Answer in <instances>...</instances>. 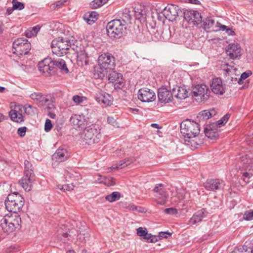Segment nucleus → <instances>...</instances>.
<instances>
[{"label":"nucleus","mask_w":253,"mask_h":253,"mask_svg":"<svg viewBox=\"0 0 253 253\" xmlns=\"http://www.w3.org/2000/svg\"><path fill=\"white\" fill-rule=\"evenodd\" d=\"M246 244L247 242L242 247L235 248L232 253H252V248Z\"/></svg>","instance_id":"obj_38"},{"label":"nucleus","mask_w":253,"mask_h":253,"mask_svg":"<svg viewBox=\"0 0 253 253\" xmlns=\"http://www.w3.org/2000/svg\"><path fill=\"white\" fill-rule=\"evenodd\" d=\"M207 214V212L204 209L197 211L193 214L192 217L189 219L187 224L192 226L201 222L203 218L206 217Z\"/></svg>","instance_id":"obj_26"},{"label":"nucleus","mask_w":253,"mask_h":253,"mask_svg":"<svg viewBox=\"0 0 253 253\" xmlns=\"http://www.w3.org/2000/svg\"><path fill=\"white\" fill-rule=\"evenodd\" d=\"M226 66V68H224V66H223L224 68L223 70L225 72L226 74L228 76H231L233 74L235 75H237V69L234 67L232 65H229L228 64H225V65Z\"/></svg>","instance_id":"obj_41"},{"label":"nucleus","mask_w":253,"mask_h":253,"mask_svg":"<svg viewBox=\"0 0 253 253\" xmlns=\"http://www.w3.org/2000/svg\"><path fill=\"white\" fill-rule=\"evenodd\" d=\"M253 175V172L252 171H250L249 172H246L243 173V179L244 181L248 183L249 182V178Z\"/></svg>","instance_id":"obj_52"},{"label":"nucleus","mask_w":253,"mask_h":253,"mask_svg":"<svg viewBox=\"0 0 253 253\" xmlns=\"http://www.w3.org/2000/svg\"><path fill=\"white\" fill-rule=\"evenodd\" d=\"M252 75V72L251 71H246L243 73H242L240 76V78L239 79L238 83L239 84H241L242 83V81L248 78L250 75Z\"/></svg>","instance_id":"obj_48"},{"label":"nucleus","mask_w":253,"mask_h":253,"mask_svg":"<svg viewBox=\"0 0 253 253\" xmlns=\"http://www.w3.org/2000/svg\"><path fill=\"white\" fill-rule=\"evenodd\" d=\"M176 193V197L178 200H174V201L175 202L178 201L186 199L188 197V194L187 193L186 191L184 189H177Z\"/></svg>","instance_id":"obj_40"},{"label":"nucleus","mask_w":253,"mask_h":253,"mask_svg":"<svg viewBox=\"0 0 253 253\" xmlns=\"http://www.w3.org/2000/svg\"><path fill=\"white\" fill-rule=\"evenodd\" d=\"M225 185V182L220 179H208L204 183V186L207 190L212 191L221 189Z\"/></svg>","instance_id":"obj_19"},{"label":"nucleus","mask_w":253,"mask_h":253,"mask_svg":"<svg viewBox=\"0 0 253 253\" xmlns=\"http://www.w3.org/2000/svg\"><path fill=\"white\" fill-rule=\"evenodd\" d=\"M29 109L31 110V105L23 106L18 104L15 105L14 108L9 112V115L12 121L21 123L24 121L25 114H31V112L29 111Z\"/></svg>","instance_id":"obj_8"},{"label":"nucleus","mask_w":253,"mask_h":253,"mask_svg":"<svg viewBox=\"0 0 253 253\" xmlns=\"http://www.w3.org/2000/svg\"><path fill=\"white\" fill-rule=\"evenodd\" d=\"M184 19L189 23L197 25L201 21L200 13L196 10H186L184 12Z\"/></svg>","instance_id":"obj_22"},{"label":"nucleus","mask_w":253,"mask_h":253,"mask_svg":"<svg viewBox=\"0 0 253 253\" xmlns=\"http://www.w3.org/2000/svg\"><path fill=\"white\" fill-rule=\"evenodd\" d=\"M101 137L99 126L94 124L85 127L81 136L82 140L89 145L98 143Z\"/></svg>","instance_id":"obj_3"},{"label":"nucleus","mask_w":253,"mask_h":253,"mask_svg":"<svg viewBox=\"0 0 253 253\" xmlns=\"http://www.w3.org/2000/svg\"><path fill=\"white\" fill-rule=\"evenodd\" d=\"M218 130L216 124H211L205 128V133L209 138L214 139L218 137Z\"/></svg>","instance_id":"obj_28"},{"label":"nucleus","mask_w":253,"mask_h":253,"mask_svg":"<svg viewBox=\"0 0 253 253\" xmlns=\"http://www.w3.org/2000/svg\"><path fill=\"white\" fill-rule=\"evenodd\" d=\"M227 55L231 59H235L242 54V49L237 43H230L226 48Z\"/></svg>","instance_id":"obj_23"},{"label":"nucleus","mask_w":253,"mask_h":253,"mask_svg":"<svg viewBox=\"0 0 253 253\" xmlns=\"http://www.w3.org/2000/svg\"><path fill=\"white\" fill-rule=\"evenodd\" d=\"M85 99V97L84 96H81L78 95H76L73 96L72 98L73 101L76 104H79L83 102L84 99Z\"/></svg>","instance_id":"obj_50"},{"label":"nucleus","mask_w":253,"mask_h":253,"mask_svg":"<svg viewBox=\"0 0 253 253\" xmlns=\"http://www.w3.org/2000/svg\"><path fill=\"white\" fill-rule=\"evenodd\" d=\"M48 116L51 118V119H55L56 117V115L55 113L52 112H49L48 113Z\"/></svg>","instance_id":"obj_63"},{"label":"nucleus","mask_w":253,"mask_h":253,"mask_svg":"<svg viewBox=\"0 0 253 253\" xmlns=\"http://www.w3.org/2000/svg\"><path fill=\"white\" fill-rule=\"evenodd\" d=\"M52 127L51 121L49 119H46L44 125V130L46 132L49 131Z\"/></svg>","instance_id":"obj_53"},{"label":"nucleus","mask_w":253,"mask_h":253,"mask_svg":"<svg viewBox=\"0 0 253 253\" xmlns=\"http://www.w3.org/2000/svg\"><path fill=\"white\" fill-rule=\"evenodd\" d=\"M32 31L34 32V34L37 35L38 32L40 31L41 29V27L39 25H37L32 28H31Z\"/></svg>","instance_id":"obj_60"},{"label":"nucleus","mask_w":253,"mask_h":253,"mask_svg":"<svg viewBox=\"0 0 253 253\" xmlns=\"http://www.w3.org/2000/svg\"><path fill=\"white\" fill-rule=\"evenodd\" d=\"M229 118V115L228 114H226L222 118V120L225 123H226L228 120Z\"/></svg>","instance_id":"obj_64"},{"label":"nucleus","mask_w":253,"mask_h":253,"mask_svg":"<svg viewBox=\"0 0 253 253\" xmlns=\"http://www.w3.org/2000/svg\"><path fill=\"white\" fill-rule=\"evenodd\" d=\"M142 241H144L148 243H155L159 241L158 237L156 235H153L148 233V231L144 236L141 239Z\"/></svg>","instance_id":"obj_39"},{"label":"nucleus","mask_w":253,"mask_h":253,"mask_svg":"<svg viewBox=\"0 0 253 253\" xmlns=\"http://www.w3.org/2000/svg\"><path fill=\"white\" fill-rule=\"evenodd\" d=\"M52 62L54 69L55 67H57L66 73L68 72V69L65 61L63 59L61 58L54 59L52 60Z\"/></svg>","instance_id":"obj_33"},{"label":"nucleus","mask_w":253,"mask_h":253,"mask_svg":"<svg viewBox=\"0 0 253 253\" xmlns=\"http://www.w3.org/2000/svg\"><path fill=\"white\" fill-rule=\"evenodd\" d=\"M211 87L212 91L217 95H222L225 92V87L220 78H215L212 79Z\"/></svg>","instance_id":"obj_25"},{"label":"nucleus","mask_w":253,"mask_h":253,"mask_svg":"<svg viewBox=\"0 0 253 253\" xmlns=\"http://www.w3.org/2000/svg\"><path fill=\"white\" fill-rule=\"evenodd\" d=\"M109 0H94L90 3V6L92 8L96 9L105 3H106Z\"/></svg>","instance_id":"obj_43"},{"label":"nucleus","mask_w":253,"mask_h":253,"mask_svg":"<svg viewBox=\"0 0 253 253\" xmlns=\"http://www.w3.org/2000/svg\"><path fill=\"white\" fill-rule=\"evenodd\" d=\"M126 29L125 24L120 19H114L108 22L106 29L108 35L112 38L122 37Z\"/></svg>","instance_id":"obj_5"},{"label":"nucleus","mask_w":253,"mask_h":253,"mask_svg":"<svg viewBox=\"0 0 253 253\" xmlns=\"http://www.w3.org/2000/svg\"><path fill=\"white\" fill-rule=\"evenodd\" d=\"M153 191L155 193V196L158 199V204L162 205L165 204L168 199L169 195L164 185L162 184H157Z\"/></svg>","instance_id":"obj_14"},{"label":"nucleus","mask_w":253,"mask_h":253,"mask_svg":"<svg viewBox=\"0 0 253 253\" xmlns=\"http://www.w3.org/2000/svg\"><path fill=\"white\" fill-rule=\"evenodd\" d=\"M98 61L99 67L94 70V78L103 79L107 76L109 72L115 69V59L111 53H104L99 55Z\"/></svg>","instance_id":"obj_2"},{"label":"nucleus","mask_w":253,"mask_h":253,"mask_svg":"<svg viewBox=\"0 0 253 253\" xmlns=\"http://www.w3.org/2000/svg\"><path fill=\"white\" fill-rule=\"evenodd\" d=\"M216 111L214 109L203 110L197 115V118L199 120L205 121L215 115Z\"/></svg>","instance_id":"obj_32"},{"label":"nucleus","mask_w":253,"mask_h":253,"mask_svg":"<svg viewBox=\"0 0 253 253\" xmlns=\"http://www.w3.org/2000/svg\"><path fill=\"white\" fill-rule=\"evenodd\" d=\"M24 204L23 198L18 193L14 192L8 194L5 201L7 210L14 213L19 211Z\"/></svg>","instance_id":"obj_4"},{"label":"nucleus","mask_w":253,"mask_h":253,"mask_svg":"<svg viewBox=\"0 0 253 253\" xmlns=\"http://www.w3.org/2000/svg\"><path fill=\"white\" fill-rule=\"evenodd\" d=\"M94 96L97 102L103 107L111 105L113 100L109 94L101 90L95 92Z\"/></svg>","instance_id":"obj_18"},{"label":"nucleus","mask_w":253,"mask_h":253,"mask_svg":"<svg viewBox=\"0 0 253 253\" xmlns=\"http://www.w3.org/2000/svg\"><path fill=\"white\" fill-rule=\"evenodd\" d=\"M13 8L14 9L22 10L24 8V4L22 2H19L17 0H12Z\"/></svg>","instance_id":"obj_46"},{"label":"nucleus","mask_w":253,"mask_h":253,"mask_svg":"<svg viewBox=\"0 0 253 253\" xmlns=\"http://www.w3.org/2000/svg\"><path fill=\"white\" fill-rule=\"evenodd\" d=\"M57 188L64 192L71 191L73 190L75 187L73 183L66 184L64 185H58L57 186Z\"/></svg>","instance_id":"obj_45"},{"label":"nucleus","mask_w":253,"mask_h":253,"mask_svg":"<svg viewBox=\"0 0 253 253\" xmlns=\"http://www.w3.org/2000/svg\"><path fill=\"white\" fill-rule=\"evenodd\" d=\"M34 33L32 31V29H29L25 32V35L28 38H31L32 37L36 36L35 34H34Z\"/></svg>","instance_id":"obj_58"},{"label":"nucleus","mask_w":253,"mask_h":253,"mask_svg":"<svg viewBox=\"0 0 253 253\" xmlns=\"http://www.w3.org/2000/svg\"><path fill=\"white\" fill-rule=\"evenodd\" d=\"M159 101L161 103L167 104L171 102L173 99V92L165 87L160 88L158 90Z\"/></svg>","instance_id":"obj_20"},{"label":"nucleus","mask_w":253,"mask_h":253,"mask_svg":"<svg viewBox=\"0 0 253 253\" xmlns=\"http://www.w3.org/2000/svg\"><path fill=\"white\" fill-rule=\"evenodd\" d=\"M200 129L199 124L189 119L183 121L180 125V131L184 137V143L191 147L196 148L200 145L196 141V136Z\"/></svg>","instance_id":"obj_1"},{"label":"nucleus","mask_w":253,"mask_h":253,"mask_svg":"<svg viewBox=\"0 0 253 253\" xmlns=\"http://www.w3.org/2000/svg\"><path fill=\"white\" fill-rule=\"evenodd\" d=\"M171 236V234L168 232H161L159 233V235L157 236L159 239V241L162 238H167Z\"/></svg>","instance_id":"obj_56"},{"label":"nucleus","mask_w":253,"mask_h":253,"mask_svg":"<svg viewBox=\"0 0 253 253\" xmlns=\"http://www.w3.org/2000/svg\"><path fill=\"white\" fill-rule=\"evenodd\" d=\"M110 82L114 84L115 88H122L125 85L122 74L111 70L109 72L107 76Z\"/></svg>","instance_id":"obj_21"},{"label":"nucleus","mask_w":253,"mask_h":253,"mask_svg":"<svg viewBox=\"0 0 253 253\" xmlns=\"http://www.w3.org/2000/svg\"><path fill=\"white\" fill-rule=\"evenodd\" d=\"M120 193L119 192H113L111 194L106 196L105 199L110 202H113L120 198Z\"/></svg>","instance_id":"obj_42"},{"label":"nucleus","mask_w":253,"mask_h":253,"mask_svg":"<svg viewBox=\"0 0 253 253\" xmlns=\"http://www.w3.org/2000/svg\"><path fill=\"white\" fill-rule=\"evenodd\" d=\"M192 92L194 99L199 103L207 101L211 94L210 89L205 84H198L194 86Z\"/></svg>","instance_id":"obj_9"},{"label":"nucleus","mask_w":253,"mask_h":253,"mask_svg":"<svg viewBox=\"0 0 253 253\" xmlns=\"http://www.w3.org/2000/svg\"><path fill=\"white\" fill-rule=\"evenodd\" d=\"M107 122L109 124L113 126H118V123L116 120L111 116H109L107 118Z\"/></svg>","instance_id":"obj_55"},{"label":"nucleus","mask_w":253,"mask_h":253,"mask_svg":"<svg viewBox=\"0 0 253 253\" xmlns=\"http://www.w3.org/2000/svg\"><path fill=\"white\" fill-rule=\"evenodd\" d=\"M133 15L131 8H125L123 12L121 20L124 24L130 23Z\"/></svg>","instance_id":"obj_34"},{"label":"nucleus","mask_w":253,"mask_h":253,"mask_svg":"<svg viewBox=\"0 0 253 253\" xmlns=\"http://www.w3.org/2000/svg\"><path fill=\"white\" fill-rule=\"evenodd\" d=\"M181 12L179 7L174 4L167 5L162 11V14L169 21H173L178 17Z\"/></svg>","instance_id":"obj_13"},{"label":"nucleus","mask_w":253,"mask_h":253,"mask_svg":"<svg viewBox=\"0 0 253 253\" xmlns=\"http://www.w3.org/2000/svg\"><path fill=\"white\" fill-rule=\"evenodd\" d=\"M26 130L27 128L25 126L20 127L18 129L17 133L21 137L24 136L25 135Z\"/></svg>","instance_id":"obj_57"},{"label":"nucleus","mask_w":253,"mask_h":253,"mask_svg":"<svg viewBox=\"0 0 253 253\" xmlns=\"http://www.w3.org/2000/svg\"><path fill=\"white\" fill-rule=\"evenodd\" d=\"M173 96L179 99H184L188 97V91L186 87L176 86L172 89Z\"/></svg>","instance_id":"obj_29"},{"label":"nucleus","mask_w":253,"mask_h":253,"mask_svg":"<svg viewBox=\"0 0 253 253\" xmlns=\"http://www.w3.org/2000/svg\"><path fill=\"white\" fill-rule=\"evenodd\" d=\"M133 15L136 19L144 20L146 18L147 8L144 5L136 4L134 7H131Z\"/></svg>","instance_id":"obj_24"},{"label":"nucleus","mask_w":253,"mask_h":253,"mask_svg":"<svg viewBox=\"0 0 253 253\" xmlns=\"http://www.w3.org/2000/svg\"><path fill=\"white\" fill-rule=\"evenodd\" d=\"M30 97L39 107H45L47 110L55 108L54 103L50 95L40 92H34L30 95Z\"/></svg>","instance_id":"obj_7"},{"label":"nucleus","mask_w":253,"mask_h":253,"mask_svg":"<svg viewBox=\"0 0 253 253\" xmlns=\"http://www.w3.org/2000/svg\"><path fill=\"white\" fill-rule=\"evenodd\" d=\"M105 177H103L101 175H98V178H97V179L96 180V181L98 182V183H104V179H103V178H104Z\"/></svg>","instance_id":"obj_62"},{"label":"nucleus","mask_w":253,"mask_h":253,"mask_svg":"<svg viewBox=\"0 0 253 253\" xmlns=\"http://www.w3.org/2000/svg\"><path fill=\"white\" fill-rule=\"evenodd\" d=\"M69 42L66 39L58 37L52 41L51 47L52 52L58 56L66 54L69 48Z\"/></svg>","instance_id":"obj_10"},{"label":"nucleus","mask_w":253,"mask_h":253,"mask_svg":"<svg viewBox=\"0 0 253 253\" xmlns=\"http://www.w3.org/2000/svg\"><path fill=\"white\" fill-rule=\"evenodd\" d=\"M244 219L246 220H251L253 219V211L249 210L245 212L243 216Z\"/></svg>","instance_id":"obj_51"},{"label":"nucleus","mask_w":253,"mask_h":253,"mask_svg":"<svg viewBox=\"0 0 253 253\" xmlns=\"http://www.w3.org/2000/svg\"><path fill=\"white\" fill-rule=\"evenodd\" d=\"M225 123H224V122L223 121V120H222V119L220 120H219L217 123H215V124H216L217 126H218V129L221 127V126L224 124H225Z\"/></svg>","instance_id":"obj_61"},{"label":"nucleus","mask_w":253,"mask_h":253,"mask_svg":"<svg viewBox=\"0 0 253 253\" xmlns=\"http://www.w3.org/2000/svg\"><path fill=\"white\" fill-rule=\"evenodd\" d=\"M136 231L137 235L140 237L141 239L148 231L147 228L140 227L136 229Z\"/></svg>","instance_id":"obj_49"},{"label":"nucleus","mask_w":253,"mask_h":253,"mask_svg":"<svg viewBox=\"0 0 253 253\" xmlns=\"http://www.w3.org/2000/svg\"><path fill=\"white\" fill-rule=\"evenodd\" d=\"M165 212L169 214L175 215L178 213L177 210L173 208H167L165 210Z\"/></svg>","instance_id":"obj_54"},{"label":"nucleus","mask_w":253,"mask_h":253,"mask_svg":"<svg viewBox=\"0 0 253 253\" xmlns=\"http://www.w3.org/2000/svg\"><path fill=\"white\" fill-rule=\"evenodd\" d=\"M25 171L24 175H34L33 170V167L31 164L28 161L25 160L24 162Z\"/></svg>","instance_id":"obj_44"},{"label":"nucleus","mask_w":253,"mask_h":253,"mask_svg":"<svg viewBox=\"0 0 253 253\" xmlns=\"http://www.w3.org/2000/svg\"><path fill=\"white\" fill-rule=\"evenodd\" d=\"M30 48L31 44L26 39H17L13 43L12 52L17 56L27 54Z\"/></svg>","instance_id":"obj_11"},{"label":"nucleus","mask_w":253,"mask_h":253,"mask_svg":"<svg viewBox=\"0 0 253 253\" xmlns=\"http://www.w3.org/2000/svg\"><path fill=\"white\" fill-rule=\"evenodd\" d=\"M138 98L143 102H151L156 99L155 92L147 87L140 88L138 92Z\"/></svg>","instance_id":"obj_15"},{"label":"nucleus","mask_w":253,"mask_h":253,"mask_svg":"<svg viewBox=\"0 0 253 253\" xmlns=\"http://www.w3.org/2000/svg\"><path fill=\"white\" fill-rule=\"evenodd\" d=\"M202 27L203 29L207 31L217 32L220 30L223 31L226 30L233 33L229 28L227 29L226 26L221 25L218 22L215 23L214 19L211 17H207L203 20Z\"/></svg>","instance_id":"obj_12"},{"label":"nucleus","mask_w":253,"mask_h":253,"mask_svg":"<svg viewBox=\"0 0 253 253\" xmlns=\"http://www.w3.org/2000/svg\"><path fill=\"white\" fill-rule=\"evenodd\" d=\"M20 220V218L16 215H6L1 219L0 226L4 233L9 234L19 227Z\"/></svg>","instance_id":"obj_6"},{"label":"nucleus","mask_w":253,"mask_h":253,"mask_svg":"<svg viewBox=\"0 0 253 253\" xmlns=\"http://www.w3.org/2000/svg\"><path fill=\"white\" fill-rule=\"evenodd\" d=\"M124 208L132 211H135L138 212L143 213L145 212V209L140 207L137 206L133 204L126 203L124 205Z\"/></svg>","instance_id":"obj_37"},{"label":"nucleus","mask_w":253,"mask_h":253,"mask_svg":"<svg viewBox=\"0 0 253 253\" xmlns=\"http://www.w3.org/2000/svg\"><path fill=\"white\" fill-rule=\"evenodd\" d=\"M98 14L95 11L86 13L84 16V20L90 25L97 19Z\"/></svg>","instance_id":"obj_36"},{"label":"nucleus","mask_w":253,"mask_h":253,"mask_svg":"<svg viewBox=\"0 0 253 253\" xmlns=\"http://www.w3.org/2000/svg\"><path fill=\"white\" fill-rule=\"evenodd\" d=\"M39 71L44 76L48 77L54 72L52 60L50 58H45L38 64Z\"/></svg>","instance_id":"obj_16"},{"label":"nucleus","mask_w":253,"mask_h":253,"mask_svg":"<svg viewBox=\"0 0 253 253\" xmlns=\"http://www.w3.org/2000/svg\"><path fill=\"white\" fill-rule=\"evenodd\" d=\"M66 2L65 1H57L53 4V8H55V7H57L58 8H60L62 5H64V2Z\"/></svg>","instance_id":"obj_59"},{"label":"nucleus","mask_w":253,"mask_h":253,"mask_svg":"<svg viewBox=\"0 0 253 253\" xmlns=\"http://www.w3.org/2000/svg\"><path fill=\"white\" fill-rule=\"evenodd\" d=\"M69 157L67 150L63 148L58 149L52 156V159L58 162L66 161Z\"/></svg>","instance_id":"obj_30"},{"label":"nucleus","mask_w":253,"mask_h":253,"mask_svg":"<svg viewBox=\"0 0 253 253\" xmlns=\"http://www.w3.org/2000/svg\"><path fill=\"white\" fill-rule=\"evenodd\" d=\"M135 161L133 158H128L120 161L118 164L115 165V168L122 169L133 163Z\"/></svg>","instance_id":"obj_35"},{"label":"nucleus","mask_w":253,"mask_h":253,"mask_svg":"<svg viewBox=\"0 0 253 253\" xmlns=\"http://www.w3.org/2000/svg\"><path fill=\"white\" fill-rule=\"evenodd\" d=\"M104 184L108 186H113L115 184V180L112 177L103 178Z\"/></svg>","instance_id":"obj_47"},{"label":"nucleus","mask_w":253,"mask_h":253,"mask_svg":"<svg viewBox=\"0 0 253 253\" xmlns=\"http://www.w3.org/2000/svg\"><path fill=\"white\" fill-rule=\"evenodd\" d=\"M70 121L76 129L83 128L88 123L87 118L83 115H73L70 118Z\"/></svg>","instance_id":"obj_17"},{"label":"nucleus","mask_w":253,"mask_h":253,"mask_svg":"<svg viewBox=\"0 0 253 253\" xmlns=\"http://www.w3.org/2000/svg\"><path fill=\"white\" fill-rule=\"evenodd\" d=\"M34 180V175H24L19 181V184L25 191H29L32 189Z\"/></svg>","instance_id":"obj_27"},{"label":"nucleus","mask_w":253,"mask_h":253,"mask_svg":"<svg viewBox=\"0 0 253 253\" xmlns=\"http://www.w3.org/2000/svg\"><path fill=\"white\" fill-rule=\"evenodd\" d=\"M89 62V56L84 50H80L77 53V63L80 66L87 65Z\"/></svg>","instance_id":"obj_31"}]
</instances>
